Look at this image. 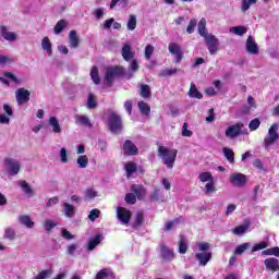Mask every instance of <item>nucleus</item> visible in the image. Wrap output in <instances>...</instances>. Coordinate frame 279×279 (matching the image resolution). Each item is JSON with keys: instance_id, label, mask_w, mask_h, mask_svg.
Instances as JSON below:
<instances>
[{"instance_id": "37", "label": "nucleus", "mask_w": 279, "mask_h": 279, "mask_svg": "<svg viewBox=\"0 0 279 279\" xmlns=\"http://www.w3.org/2000/svg\"><path fill=\"white\" fill-rule=\"evenodd\" d=\"M69 25V23L65 21V20H60L54 28H53V32L54 34H62V32H64V28Z\"/></svg>"}, {"instance_id": "45", "label": "nucleus", "mask_w": 279, "mask_h": 279, "mask_svg": "<svg viewBox=\"0 0 279 279\" xmlns=\"http://www.w3.org/2000/svg\"><path fill=\"white\" fill-rule=\"evenodd\" d=\"M263 256H279V247L275 246L271 248H267L265 251L262 252Z\"/></svg>"}, {"instance_id": "22", "label": "nucleus", "mask_w": 279, "mask_h": 279, "mask_svg": "<svg viewBox=\"0 0 279 279\" xmlns=\"http://www.w3.org/2000/svg\"><path fill=\"white\" fill-rule=\"evenodd\" d=\"M59 158L61 165H69L71 160V154L69 153L66 147H61V149L59 150Z\"/></svg>"}, {"instance_id": "42", "label": "nucleus", "mask_w": 279, "mask_h": 279, "mask_svg": "<svg viewBox=\"0 0 279 279\" xmlns=\"http://www.w3.org/2000/svg\"><path fill=\"white\" fill-rule=\"evenodd\" d=\"M140 95L144 99H147V98L151 97V88H149V85H142Z\"/></svg>"}, {"instance_id": "53", "label": "nucleus", "mask_w": 279, "mask_h": 279, "mask_svg": "<svg viewBox=\"0 0 279 279\" xmlns=\"http://www.w3.org/2000/svg\"><path fill=\"white\" fill-rule=\"evenodd\" d=\"M258 0H242V12H247L250 10L251 5H254Z\"/></svg>"}, {"instance_id": "13", "label": "nucleus", "mask_w": 279, "mask_h": 279, "mask_svg": "<svg viewBox=\"0 0 279 279\" xmlns=\"http://www.w3.org/2000/svg\"><path fill=\"white\" fill-rule=\"evenodd\" d=\"M15 97L19 106H23V104H27V101H29V90L25 88H19L15 92Z\"/></svg>"}, {"instance_id": "41", "label": "nucleus", "mask_w": 279, "mask_h": 279, "mask_svg": "<svg viewBox=\"0 0 279 279\" xmlns=\"http://www.w3.org/2000/svg\"><path fill=\"white\" fill-rule=\"evenodd\" d=\"M56 226H58V222H56V220L53 219H46L44 222V228L46 232H51L53 228H56Z\"/></svg>"}, {"instance_id": "34", "label": "nucleus", "mask_w": 279, "mask_h": 279, "mask_svg": "<svg viewBox=\"0 0 279 279\" xmlns=\"http://www.w3.org/2000/svg\"><path fill=\"white\" fill-rule=\"evenodd\" d=\"M230 34H234L235 36H244L247 34V27L245 26H233L229 29Z\"/></svg>"}, {"instance_id": "43", "label": "nucleus", "mask_w": 279, "mask_h": 279, "mask_svg": "<svg viewBox=\"0 0 279 279\" xmlns=\"http://www.w3.org/2000/svg\"><path fill=\"white\" fill-rule=\"evenodd\" d=\"M247 230H250V223L240 225L239 227L233 229V234H236V235L245 234L247 232Z\"/></svg>"}, {"instance_id": "10", "label": "nucleus", "mask_w": 279, "mask_h": 279, "mask_svg": "<svg viewBox=\"0 0 279 279\" xmlns=\"http://www.w3.org/2000/svg\"><path fill=\"white\" fill-rule=\"evenodd\" d=\"M205 41L210 56H215L219 51V39L215 35L209 34L205 37Z\"/></svg>"}, {"instance_id": "36", "label": "nucleus", "mask_w": 279, "mask_h": 279, "mask_svg": "<svg viewBox=\"0 0 279 279\" xmlns=\"http://www.w3.org/2000/svg\"><path fill=\"white\" fill-rule=\"evenodd\" d=\"M3 239H8L9 241H14L16 239V231L12 227H7L4 229Z\"/></svg>"}, {"instance_id": "1", "label": "nucleus", "mask_w": 279, "mask_h": 279, "mask_svg": "<svg viewBox=\"0 0 279 279\" xmlns=\"http://www.w3.org/2000/svg\"><path fill=\"white\" fill-rule=\"evenodd\" d=\"M158 156L161 158L163 165H166L168 169H173L175 158H178V149H169L165 146H159Z\"/></svg>"}, {"instance_id": "59", "label": "nucleus", "mask_w": 279, "mask_h": 279, "mask_svg": "<svg viewBox=\"0 0 279 279\" xmlns=\"http://www.w3.org/2000/svg\"><path fill=\"white\" fill-rule=\"evenodd\" d=\"M8 64H12V58L0 54V66H5Z\"/></svg>"}, {"instance_id": "44", "label": "nucleus", "mask_w": 279, "mask_h": 279, "mask_svg": "<svg viewBox=\"0 0 279 279\" xmlns=\"http://www.w3.org/2000/svg\"><path fill=\"white\" fill-rule=\"evenodd\" d=\"M216 192H217V189H215V181H209L208 183H206L204 187L205 195H210Z\"/></svg>"}, {"instance_id": "30", "label": "nucleus", "mask_w": 279, "mask_h": 279, "mask_svg": "<svg viewBox=\"0 0 279 279\" xmlns=\"http://www.w3.org/2000/svg\"><path fill=\"white\" fill-rule=\"evenodd\" d=\"M88 156L86 155H80L76 159V165L78 169H86L88 167Z\"/></svg>"}, {"instance_id": "31", "label": "nucleus", "mask_w": 279, "mask_h": 279, "mask_svg": "<svg viewBox=\"0 0 279 279\" xmlns=\"http://www.w3.org/2000/svg\"><path fill=\"white\" fill-rule=\"evenodd\" d=\"M126 171V178H131L133 173H136L137 166L135 162L129 161L124 165Z\"/></svg>"}, {"instance_id": "11", "label": "nucleus", "mask_w": 279, "mask_h": 279, "mask_svg": "<svg viewBox=\"0 0 279 279\" xmlns=\"http://www.w3.org/2000/svg\"><path fill=\"white\" fill-rule=\"evenodd\" d=\"M117 217L122 226H128L130 223V219H132V213L128 208L118 207Z\"/></svg>"}, {"instance_id": "47", "label": "nucleus", "mask_w": 279, "mask_h": 279, "mask_svg": "<svg viewBox=\"0 0 279 279\" xmlns=\"http://www.w3.org/2000/svg\"><path fill=\"white\" fill-rule=\"evenodd\" d=\"M190 97H195L196 99H202V93H199V90H197V87L195 86V84H191L190 87V92H189Z\"/></svg>"}, {"instance_id": "55", "label": "nucleus", "mask_w": 279, "mask_h": 279, "mask_svg": "<svg viewBox=\"0 0 279 279\" xmlns=\"http://www.w3.org/2000/svg\"><path fill=\"white\" fill-rule=\"evenodd\" d=\"M99 215H101V211L99 209H97V208L92 209L88 215L89 221H95V220L99 219Z\"/></svg>"}, {"instance_id": "16", "label": "nucleus", "mask_w": 279, "mask_h": 279, "mask_svg": "<svg viewBox=\"0 0 279 279\" xmlns=\"http://www.w3.org/2000/svg\"><path fill=\"white\" fill-rule=\"evenodd\" d=\"M123 154H125V156H136V154H138V148L132 141L128 140L123 145Z\"/></svg>"}, {"instance_id": "51", "label": "nucleus", "mask_w": 279, "mask_h": 279, "mask_svg": "<svg viewBox=\"0 0 279 279\" xmlns=\"http://www.w3.org/2000/svg\"><path fill=\"white\" fill-rule=\"evenodd\" d=\"M126 27L130 32H134V29H136V15L129 16V22Z\"/></svg>"}, {"instance_id": "39", "label": "nucleus", "mask_w": 279, "mask_h": 279, "mask_svg": "<svg viewBox=\"0 0 279 279\" xmlns=\"http://www.w3.org/2000/svg\"><path fill=\"white\" fill-rule=\"evenodd\" d=\"M140 112H142V114H145L147 117V114H149V112H151V108L149 107V104L145 102V101H140L137 104Z\"/></svg>"}, {"instance_id": "7", "label": "nucleus", "mask_w": 279, "mask_h": 279, "mask_svg": "<svg viewBox=\"0 0 279 279\" xmlns=\"http://www.w3.org/2000/svg\"><path fill=\"white\" fill-rule=\"evenodd\" d=\"M4 168L11 175H19V171H21V161L14 158H5Z\"/></svg>"}, {"instance_id": "29", "label": "nucleus", "mask_w": 279, "mask_h": 279, "mask_svg": "<svg viewBox=\"0 0 279 279\" xmlns=\"http://www.w3.org/2000/svg\"><path fill=\"white\" fill-rule=\"evenodd\" d=\"M19 221L20 223H22V226H25V228H34V222L32 221V217H29L28 215H23L19 217Z\"/></svg>"}, {"instance_id": "23", "label": "nucleus", "mask_w": 279, "mask_h": 279, "mask_svg": "<svg viewBox=\"0 0 279 279\" xmlns=\"http://www.w3.org/2000/svg\"><path fill=\"white\" fill-rule=\"evenodd\" d=\"M76 125H84L85 128H93V123L87 116H75Z\"/></svg>"}, {"instance_id": "56", "label": "nucleus", "mask_w": 279, "mask_h": 279, "mask_svg": "<svg viewBox=\"0 0 279 279\" xmlns=\"http://www.w3.org/2000/svg\"><path fill=\"white\" fill-rule=\"evenodd\" d=\"M195 27H197V20L192 19L186 27L187 34H193V32H195Z\"/></svg>"}, {"instance_id": "6", "label": "nucleus", "mask_w": 279, "mask_h": 279, "mask_svg": "<svg viewBox=\"0 0 279 279\" xmlns=\"http://www.w3.org/2000/svg\"><path fill=\"white\" fill-rule=\"evenodd\" d=\"M244 124L242 122H238L233 125H230L226 129L225 135L227 138H239L241 134H247V130H244Z\"/></svg>"}, {"instance_id": "33", "label": "nucleus", "mask_w": 279, "mask_h": 279, "mask_svg": "<svg viewBox=\"0 0 279 279\" xmlns=\"http://www.w3.org/2000/svg\"><path fill=\"white\" fill-rule=\"evenodd\" d=\"M99 243H101V234H97L95 238L89 240L87 247L88 252H93V250H95Z\"/></svg>"}, {"instance_id": "4", "label": "nucleus", "mask_w": 279, "mask_h": 279, "mask_svg": "<svg viewBox=\"0 0 279 279\" xmlns=\"http://www.w3.org/2000/svg\"><path fill=\"white\" fill-rule=\"evenodd\" d=\"M278 130L279 126L277 123L272 124L269 130L267 135L264 138V147L265 149H267V151H269V149H271V146L276 143V141H278L279 135H278Z\"/></svg>"}, {"instance_id": "35", "label": "nucleus", "mask_w": 279, "mask_h": 279, "mask_svg": "<svg viewBox=\"0 0 279 279\" xmlns=\"http://www.w3.org/2000/svg\"><path fill=\"white\" fill-rule=\"evenodd\" d=\"M222 154L225 155V158H227L228 162L231 165L234 163V150L228 147H223Z\"/></svg>"}, {"instance_id": "2", "label": "nucleus", "mask_w": 279, "mask_h": 279, "mask_svg": "<svg viewBox=\"0 0 279 279\" xmlns=\"http://www.w3.org/2000/svg\"><path fill=\"white\" fill-rule=\"evenodd\" d=\"M209 250L210 244L208 242L198 243L199 253H196V258L199 262V265H202L203 267H206V265H208V262L213 256Z\"/></svg>"}, {"instance_id": "32", "label": "nucleus", "mask_w": 279, "mask_h": 279, "mask_svg": "<svg viewBox=\"0 0 279 279\" xmlns=\"http://www.w3.org/2000/svg\"><path fill=\"white\" fill-rule=\"evenodd\" d=\"M131 191L135 193L138 199L145 197V187L143 185H132Z\"/></svg>"}, {"instance_id": "18", "label": "nucleus", "mask_w": 279, "mask_h": 279, "mask_svg": "<svg viewBox=\"0 0 279 279\" xmlns=\"http://www.w3.org/2000/svg\"><path fill=\"white\" fill-rule=\"evenodd\" d=\"M48 125H50L53 134H62V126L60 125L58 118L50 117L48 120Z\"/></svg>"}, {"instance_id": "19", "label": "nucleus", "mask_w": 279, "mask_h": 279, "mask_svg": "<svg viewBox=\"0 0 279 279\" xmlns=\"http://www.w3.org/2000/svg\"><path fill=\"white\" fill-rule=\"evenodd\" d=\"M68 39L71 49H77V47H80V36L77 35V32L70 31Z\"/></svg>"}, {"instance_id": "8", "label": "nucleus", "mask_w": 279, "mask_h": 279, "mask_svg": "<svg viewBox=\"0 0 279 279\" xmlns=\"http://www.w3.org/2000/svg\"><path fill=\"white\" fill-rule=\"evenodd\" d=\"M3 113H0V125H10V120L14 117V110L8 104L2 106Z\"/></svg>"}, {"instance_id": "64", "label": "nucleus", "mask_w": 279, "mask_h": 279, "mask_svg": "<svg viewBox=\"0 0 279 279\" xmlns=\"http://www.w3.org/2000/svg\"><path fill=\"white\" fill-rule=\"evenodd\" d=\"M49 276H51V271L49 270H43L41 272H39L35 279H47L49 278Z\"/></svg>"}, {"instance_id": "54", "label": "nucleus", "mask_w": 279, "mask_h": 279, "mask_svg": "<svg viewBox=\"0 0 279 279\" xmlns=\"http://www.w3.org/2000/svg\"><path fill=\"white\" fill-rule=\"evenodd\" d=\"M258 128H260V120L258 118L252 120L248 124V130L251 132H256Z\"/></svg>"}, {"instance_id": "38", "label": "nucleus", "mask_w": 279, "mask_h": 279, "mask_svg": "<svg viewBox=\"0 0 279 279\" xmlns=\"http://www.w3.org/2000/svg\"><path fill=\"white\" fill-rule=\"evenodd\" d=\"M161 256L165 260H173L174 258L173 251L169 250L167 246L161 248Z\"/></svg>"}, {"instance_id": "12", "label": "nucleus", "mask_w": 279, "mask_h": 279, "mask_svg": "<svg viewBox=\"0 0 279 279\" xmlns=\"http://www.w3.org/2000/svg\"><path fill=\"white\" fill-rule=\"evenodd\" d=\"M168 49L170 53L174 56V60L177 63L182 62V58H184V52L182 51V48L178 44L170 43Z\"/></svg>"}, {"instance_id": "62", "label": "nucleus", "mask_w": 279, "mask_h": 279, "mask_svg": "<svg viewBox=\"0 0 279 279\" xmlns=\"http://www.w3.org/2000/svg\"><path fill=\"white\" fill-rule=\"evenodd\" d=\"M154 54V46L147 45L145 48V58L146 60H151V56Z\"/></svg>"}, {"instance_id": "26", "label": "nucleus", "mask_w": 279, "mask_h": 279, "mask_svg": "<svg viewBox=\"0 0 279 279\" xmlns=\"http://www.w3.org/2000/svg\"><path fill=\"white\" fill-rule=\"evenodd\" d=\"M122 57L124 60L130 61L132 58H134V52H132V47L130 44H125L122 48Z\"/></svg>"}, {"instance_id": "17", "label": "nucleus", "mask_w": 279, "mask_h": 279, "mask_svg": "<svg viewBox=\"0 0 279 279\" xmlns=\"http://www.w3.org/2000/svg\"><path fill=\"white\" fill-rule=\"evenodd\" d=\"M62 206V215H64V217H66L68 219H73V217H75V206L66 202H64Z\"/></svg>"}, {"instance_id": "25", "label": "nucleus", "mask_w": 279, "mask_h": 279, "mask_svg": "<svg viewBox=\"0 0 279 279\" xmlns=\"http://www.w3.org/2000/svg\"><path fill=\"white\" fill-rule=\"evenodd\" d=\"M19 186H21L22 191H24L25 195L27 197H33L34 196V190L32 186H29V183L26 181H19L17 182Z\"/></svg>"}, {"instance_id": "52", "label": "nucleus", "mask_w": 279, "mask_h": 279, "mask_svg": "<svg viewBox=\"0 0 279 279\" xmlns=\"http://www.w3.org/2000/svg\"><path fill=\"white\" fill-rule=\"evenodd\" d=\"M90 77H92L94 84H99V82H100L99 70L97 69V66L92 68Z\"/></svg>"}, {"instance_id": "58", "label": "nucleus", "mask_w": 279, "mask_h": 279, "mask_svg": "<svg viewBox=\"0 0 279 279\" xmlns=\"http://www.w3.org/2000/svg\"><path fill=\"white\" fill-rule=\"evenodd\" d=\"M266 247H269L267 242H259L252 247V252H259V250H266Z\"/></svg>"}, {"instance_id": "14", "label": "nucleus", "mask_w": 279, "mask_h": 279, "mask_svg": "<svg viewBox=\"0 0 279 279\" xmlns=\"http://www.w3.org/2000/svg\"><path fill=\"white\" fill-rule=\"evenodd\" d=\"M0 34L4 40H8L9 43H15V40H19V35L5 26L0 27Z\"/></svg>"}, {"instance_id": "3", "label": "nucleus", "mask_w": 279, "mask_h": 279, "mask_svg": "<svg viewBox=\"0 0 279 279\" xmlns=\"http://www.w3.org/2000/svg\"><path fill=\"white\" fill-rule=\"evenodd\" d=\"M124 73L125 69H123V66L117 65L107 68L105 72V84H107V86H112L114 80H117V77L123 75Z\"/></svg>"}, {"instance_id": "15", "label": "nucleus", "mask_w": 279, "mask_h": 279, "mask_svg": "<svg viewBox=\"0 0 279 279\" xmlns=\"http://www.w3.org/2000/svg\"><path fill=\"white\" fill-rule=\"evenodd\" d=\"M245 48L247 53L251 56H258V44H256V40H254V37L248 36L246 39Z\"/></svg>"}, {"instance_id": "24", "label": "nucleus", "mask_w": 279, "mask_h": 279, "mask_svg": "<svg viewBox=\"0 0 279 279\" xmlns=\"http://www.w3.org/2000/svg\"><path fill=\"white\" fill-rule=\"evenodd\" d=\"M8 80H11L14 84H21V80H19L12 72H5L4 76H0V82H2V84H9Z\"/></svg>"}, {"instance_id": "60", "label": "nucleus", "mask_w": 279, "mask_h": 279, "mask_svg": "<svg viewBox=\"0 0 279 279\" xmlns=\"http://www.w3.org/2000/svg\"><path fill=\"white\" fill-rule=\"evenodd\" d=\"M110 276V270L108 269H101L97 275L95 279H107Z\"/></svg>"}, {"instance_id": "40", "label": "nucleus", "mask_w": 279, "mask_h": 279, "mask_svg": "<svg viewBox=\"0 0 279 279\" xmlns=\"http://www.w3.org/2000/svg\"><path fill=\"white\" fill-rule=\"evenodd\" d=\"M162 197H163L162 190H160L159 187H156L150 194V199L153 202H160Z\"/></svg>"}, {"instance_id": "21", "label": "nucleus", "mask_w": 279, "mask_h": 279, "mask_svg": "<svg viewBox=\"0 0 279 279\" xmlns=\"http://www.w3.org/2000/svg\"><path fill=\"white\" fill-rule=\"evenodd\" d=\"M41 49L46 51L47 56L51 58L53 56V48L51 47V40H49V37H44L41 39Z\"/></svg>"}, {"instance_id": "49", "label": "nucleus", "mask_w": 279, "mask_h": 279, "mask_svg": "<svg viewBox=\"0 0 279 279\" xmlns=\"http://www.w3.org/2000/svg\"><path fill=\"white\" fill-rule=\"evenodd\" d=\"M251 245H252V244H250V243L246 242V243H243V244L236 246V248H235V251H234V254H235L236 256H241V254H243V252H245V250H250Z\"/></svg>"}, {"instance_id": "48", "label": "nucleus", "mask_w": 279, "mask_h": 279, "mask_svg": "<svg viewBox=\"0 0 279 279\" xmlns=\"http://www.w3.org/2000/svg\"><path fill=\"white\" fill-rule=\"evenodd\" d=\"M95 197H97V192L95 191V187H89L87 190H85L84 192V198L85 199H95Z\"/></svg>"}, {"instance_id": "5", "label": "nucleus", "mask_w": 279, "mask_h": 279, "mask_svg": "<svg viewBox=\"0 0 279 279\" xmlns=\"http://www.w3.org/2000/svg\"><path fill=\"white\" fill-rule=\"evenodd\" d=\"M108 126L112 134H121L123 130V123L121 122V116L112 112L109 116Z\"/></svg>"}, {"instance_id": "27", "label": "nucleus", "mask_w": 279, "mask_h": 279, "mask_svg": "<svg viewBox=\"0 0 279 279\" xmlns=\"http://www.w3.org/2000/svg\"><path fill=\"white\" fill-rule=\"evenodd\" d=\"M187 250H189V240H186V236L181 235L179 240V253L186 254Z\"/></svg>"}, {"instance_id": "57", "label": "nucleus", "mask_w": 279, "mask_h": 279, "mask_svg": "<svg viewBox=\"0 0 279 279\" xmlns=\"http://www.w3.org/2000/svg\"><path fill=\"white\" fill-rule=\"evenodd\" d=\"M57 204H60V198L58 196H53L48 199L46 208H51L53 206H57Z\"/></svg>"}, {"instance_id": "61", "label": "nucleus", "mask_w": 279, "mask_h": 279, "mask_svg": "<svg viewBox=\"0 0 279 279\" xmlns=\"http://www.w3.org/2000/svg\"><path fill=\"white\" fill-rule=\"evenodd\" d=\"M175 73H178V69L172 68V69H166V70H163V71L161 72V75H162L163 77H169V76H171V75H175Z\"/></svg>"}, {"instance_id": "9", "label": "nucleus", "mask_w": 279, "mask_h": 279, "mask_svg": "<svg viewBox=\"0 0 279 279\" xmlns=\"http://www.w3.org/2000/svg\"><path fill=\"white\" fill-rule=\"evenodd\" d=\"M229 182L232 184V186L241 189L247 184V177L241 172H235L230 175Z\"/></svg>"}, {"instance_id": "20", "label": "nucleus", "mask_w": 279, "mask_h": 279, "mask_svg": "<svg viewBox=\"0 0 279 279\" xmlns=\"http://www.w3.org/2000/svg\"><path fill=\"white\" fill-rule=\"evenodd\" d=\"M264 265L266 266V269H269L270 271H278L279 269V262L276 257L265 259Z\"/></svg>"}, {"instance_id": "28", "label": "nucleus", "mask_w": 279, "mask_h": 279, "mask_svg": "<svg viewBox=\"0 0 279 279\" xmlns=\"http://www.w3.org/2000/svg\"><path fill=\"white\" fill-rule=\"evenodd\" d=\"M198 34L203 38H206V36H210V34H208V31L206 29V19L204 17L201 19V21L198 22Z\"/></svg>"}, {"instance_id": "50", "label": "nucleus", "mask_w": 279, "mask_h": 279, "mask_svg": "<svg viewBox=\"0 0 279 279\" xmlns=\"http://www.w3.org/2000/svg\"><path fill=\"white\" fill-rule=\"evenodd\" d=\"M87 108L89 110H93V108H97V98H95V95L89 94L87 98Z\"/></svg>"}, {"instance_id": "46", "label": "nucleus", "mask_w": 279, "mask_h": 279, "mask_svg": "<svg viewBox=\"0 0 279 279\" xmlns=\"http://www.w3.org/2000/svg\"><path fill=\"white\" fill-rule=\"evenodd\" d=\"M198 180L201 182H213L215 181V179L213 178V173L210 172H202L199 175H198Z\"/></svg>"}, {"instance_id": "63", "label": "nucleus", "mask_w": 279, "mask_h": 279, "mask_svg": "<svg viewBox=\"0 0 279 279\" xmlns=\"http://www.w3.org/2000/svg\"><path fill=\"white\" fill-rule=\"evenodd\" d=\"M125 202L126 204H136V195L132 193L126 194Z\"/></svg>"}]
</instances>
